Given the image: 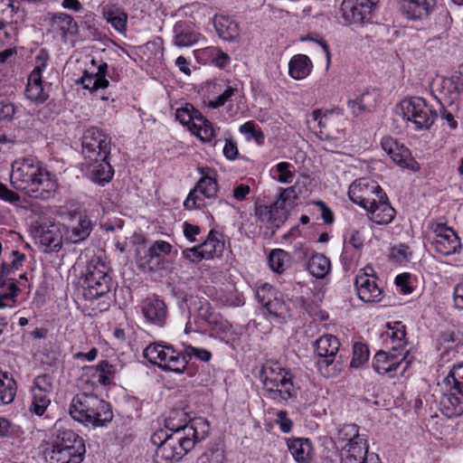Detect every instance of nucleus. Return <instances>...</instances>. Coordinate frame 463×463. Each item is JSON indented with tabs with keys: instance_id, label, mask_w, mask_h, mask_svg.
I'll return each mask as SVG.
<instances>
[{
	"instance_id": "1",
	"label": "nucleus",
	"mask_w": 463,
	"mask_h": 463,
	"mask_svg": "<svg viewBox=\"0 0 463 463\" xmlns=\"http://www.w3.org/2000/svg\"><path fill=\"white\" fill-rule=\"evenodd\" d=\"M207 429L201 420L175 427L170 420L165 429H160L151 436V442L156 446V463H175L190 451L197 441L204 439L206 430L199 431V427Z\"/></svg>"
},
{
	"instance_id": "2",
	"label": "nucleus",
	"mask_w": 463,
	"mask_h": 463,
	"mask_svg": "<svg viewBox=\"0 0 463 463\" xmlns=\"http://www.w3.org/2000/svg\"><path fill=\"white\" fill-rule=\"evenodd\" d=\"M184 332L205 334L226 345H233L241 335L240 329L216 312L207 301L202 302L196 315L188 320Z\"/></svg>"
},
{
	"instance_id": "3",
	"label": "nucleus",
	"mask_w": 463,
	"mask_h": 463,
	"mask_svg": "<svg viewBox=\"0 0 463 463\" xmlns=\"http://www.w3.org/2000/svg\"><path fill=\"white\" fill-rule=\"evenodd\" d=\"M263 395L276 402L288 401L297 395L292 373L279 363L268 361L260 372Z\"/></svg>"
},
{
	"instance_id": "4",
	"label": "nucleus",
	"mask_w": 463,
	"mask_h": 463,
	"mask_svg": "<svg viewBox=\"0 0 463 463\" xmlns=\"http://www.w3.org/2000/svg\"><path fill=\"white\" fill-rule=\"evenodd\" d=\"M71 417L85 426L102 427L112 420L109 403L87 393L75 395L69 406Z\"/></svg>"
},
{
	"instance_id": "5",
	"label": "nucleus",
	"mask_w": 463,
	"mask_h": 463,
	"mask_svg": "<svg viewBox=\"0 0 463 463\" xmlns=\"http://www.w3.org/2000/svg\"><path fill=\"white\" fill-rule=\"evenodd\" d=\"M85 452L81 437L71 430H61L53 437L44 455L49 463H81Z\"/></svg>"
},
{
	"instance_id": "6",
	"label": "nucleus",
	"mask_w": 463,
	"mask_h": 463,
	"mask_svg": "<svg viewBox=\"0 0 463 463\" xmlns=\"http://www.w3.org/2000/svg\"><path fill=\"white\" fill-rule=\"evenodd\" d=\"M333 439L340 450L341 463H355L356 458H364L368 453L367 441L356 424L339 426Z\"/></svg>"
},
{
	"instance_id": "7",
	"label": "nucleus",
	"mask_w": 463,
	"mask_h": 463,
	"mask_svg": "<svg viewBox=\"0 0 463 463\" xmlns=\"http://www.w3.org/2000/svg\"><path fill=\"white\" fill-rule=\"evenodd\" d=\"M197 171L201 176L184 202V207L189 211L206 207L216 198L219 190L215 169L202 166Z\"/></svg>"
},
{
	"instance_id": "8",
	"label": "nucleus",
	"mask_w": 463,
	"mask_h": 463,
	"mask_svg": "<svg viewBox=\"0 0 463 463\" xmlns=\"http://www.w3.org/2000/svg\"><path fill=\"white\" fill-rule=\"evenodd\" d=\"M443 413L449 418L463 413V364L454 365L441 384Z\"/></svg>"
},
{
	"instance_id": "9",
	"label": "nucleus",
	"mask_w": 463,
	"mask_h": 463,
	"mask_svg": "<svg viewBox=\"0 0 463 463\" xmlns=\"http://www.w3.org/2000/svg\"><path fill=\"white\" fill-rule=\"evenodd\" d=\"M109 266L100 258L91 259L86 268L82 288L86 299H96L111 290Z\"/></svg>"
},
{
	"instance_id": "10",
	"label": "nucleus",
	"mask_w": 463,
	"mask_h": 463,
	"mask_svg": "<svg viewBox=\"0 0 463 463\" xmlns=\"http://www.w3.org/2000/svg\"><path fill=\"white\" fill-rule=\"evenodd\" d=\"M396 113L413 130L428 129L433 124L436 114L425 99L411 97L402 99L396 107Z\"/></svg>"
},
{
	"instance_id": "11",
	"label": "nucleus",
	"mask_w": 463,
	"mask_h": 463,
	"mask_svg": "<svg viewBox=\"0 0 463 463\" xmlns=\"http://www.w3.org/2000/svg\"><path fill=\"white\" fill-rule=\"evenodd\" d=\"M143 355L151 364L157 365L165 371L183 373L186 367L184 355L173 345L163 342H155L147 345Z\"/></svg>"
},
{
	"instance_id": "12",
	"label": "nucleus",
	"mask_w": 463,
	"mask_h": 463,
	"mask_svg": "<svg viewBox=\"0 0 463 463\" xmlns=\"http://www.w3.org/2000/svg\"><path fill=\"white\" fill-rule=\"evenodd\" d=\"M10 256L13 258L11 263H2L0 272V308L11 307L18 291L15 284L16 279L11 275L18 270L25 261L26 256L17 250H12Z\"/></svg>"
},
{
	"instance_id": "13",
	"label": "nucleus",
	"mask_w": 463,
	"mask_h": 463,
	"mask_svg": "<svg viewBox=\"0 0 463 463\" xmlns=\"http://www.w3.org/2000/svg\"><path fill=\"white\" fill-rule=\"evenodd\" d=\"M81 153L85 162H95L97 159L109 158L111 149V139L97 128H88L82 137Z\"/></svg>"
},
{
	"instance_id": "14",
	"label": "nucleus",
	"mask_w": 463,
	"mask_h": 463,
	"mask_svg": "<svg viewBox=\"0 0 463 463\" xmlns=\"http://www.w3.org/2000/svg\"><path fill=\"white\" fill-rule=\"evenodd\" d=\"M340 343L333 335L320 336L315 343V352L318 357L317 366L326 377H333L336 374L337 368L335 364Z\"/></svg>"
},
{
	"instance_id": "15",
	"label": "nucleus",
	"mask_w": 463,
	"mask_h": 463,
	"mask_svg": "<svg viewBox=\"0 0 463 463\" xmlns=\"http://www.w3.org/2000/svg\"><path fill=\"white\" fill-rule=\"evenodd\" d=\"M408 352H392L381 350L377 352L373 360L374 371L390 378L397 374H403L410 366L406 360Z\"/></svg>"
},
{
	"instance_id": "16",
	"label": "nucleus",
	"mask_w": 463,
	"mask_h": 463,
	"mask_svg": "<svg viewBox=\"0 0 463 463\" xmlns=\"http://www.w3.org/2000/svg\"><path fill=\"white\" fill-rule=\"evenodd\" d=\"M33 223L35 225L33 238L36 243L51 251H56L61 248L64 241L62 232L65 229L64 225L42 218L33 221Z\"/></svg>"
},
{
	"instance_id": "17",
	"label": "nucleus",
	"mask_w": 463,
	"mask_h": 463,
	"mask_svg": "<svg viewBox=\"0 0 463 463\" xmlns=\"http://www.w3.org/2000/svg\"><path fill=\"white\" fill-rule=\"evenodd\" d=\"M379 0H344L342 17L346 23L363 25L373 22Z\"/></svg>"
},
{
	"instance_id": "18",
	"label": "nucleus",
	"mask_w": 463,
	"mask_h": 463,
	"mask_svg": "<svg viewBox=\"0 0 463 463\" xmlns=\"http://www.w3.org/2000/svg\"><path fill=\"white\" fill-rule=\"evenodd\" d=\"M256 298L267 309L269 317L274 319H286L290 316L289 305L284 300L283 295L271 285L265 283L256 290Z\"/></svg>"
},
{
	"instance_id": "19",
	"label": "nucleus",
	"mask_w": 463,
	"mask_h": 463,
	"mask_svg": "<svg viewBox=\"0 0 463 463\" xmlns=\"http://www.w3.org/2000/svg\"><path fill=\"white\" fill-rule=\"evenodd\" d=\"M384 191L379 184L370 178H360L354 181L348 189L349 199L365 210L375 204V201Z\"/></svg>"
},
{
	"instance_id": "20",
	"label": "nucleus",
	"mask_w": 463,
	"mask_h": 463,
	"mask_svg": "<svg viewBox=\"0 0 463 463\" xmlns=\"http://www.w3.org/2000/svg\"><path fill=\"white\" fill-rule=\"evenodd\" d=\"M55 176L42 165L31 164V198L48 200L57 190Z\"/></svg>"
},
{
	"instance_id": "21",
	"label": "nucleus",
	"mask_w": 463,
	"mask_h": 463,
	"mask_svg": "<svg viewBox=\"0 0 463 463\" xmlns=\"http://www.w3.org/2000/svg\"><path fill=\"white\" fill-rule=\"evenodd\" d=\"M354 286L359 298L364 302H379L382 299L383 291L376 282L373 269L371 266L359 270Z\"/></svg>"
},
{
	"instance_id": "22",
	"label": "nucleus",
	"mask_w": 463,
	"mask_h": 463,
	"mask_svg": "<svg viewBox=\"0 0 463 463\" xmlns=\"http://www.w3.org/2000/svg\"><path fill=\"white\" fill-rule=\"evenodd\" d=\"M430 86L433 91L448 99L449 103L457 101L463 94V65L450 77L437 76Z\"/></svg>"
},
{
	"instance_id": "23",
	"label": "nucleus",
	"mask_w": 463,
	"mask_h": 463,
	"mask_svg": "<svg viewBox=\"0 0 463 463\" xmlns=\"http://www.w3.org/2000/svg\"><path fill=\"white\" fill-rule=\"evenodd\" d=\"M381 146L383 151L399 166L413 172H418L420 169V164L411 157L410 150L392 137H383Z\"/></svg>"
},
{
	"instance_id": "24",
	"label": "nucleus",
	"mask_w": 463,
	"mask_h": 463,
	"mask_svg": "<svg viewBox=\"0 0 463 463\" xmlns=\"http://www.w3.org/2000/svg\"><path fill=\"white\" fill-rule=\"evenodd\" d=\"M434 234L432 245L437 252L449 256L461 249L460 239L452 228L439 223L434 229Z\"/></svg>"
},
{
	"instance_id": "25",
	"label": "nucleus",
	"mask_w": 463,
	"mask_h": 463,
	"mask_svg": "<svg viewBox=\"0 0 463 463\" xmlns=\"http://www.w3.org/2000/svg\"><path fill=\"white\" fill-rule=\"evenodd\" d=\"M91 63L93 69L86 70L76 83L93 93L109 87V81L107 79L109 66L106 62L96 65L94 59L91 60Z\"/></svg>"
},
{
	"instance_id": "26",
	"label": "nucleus",
	"mask_w": 463,
	"mask_h": 463,
	"mask_svg": "<svg viewBox=\"0 0 463 463\" xmlns=\"http://www.w3.org/2000/svg\"><path fill=\"white\" fill-rule=\"evenodd\" d=\"M383 346L392 352H408L406 350V327L401 321L388 322L381 335Z\"/></svg>"
},
{
	"instance_id": "27",
	"label": "nucleus",
	"mask_w": 463,
	"mask_h": 463,
	"mask_svg": "<svg viewBox=\"0 0 463 463\" xmlns=\"http://www.w3.org/2000/svg\"><path fill=\"white\" fill-rule=\"evenodd\" d=\"M145 320L158 327H163L167 320L168 313L165 302L156 297H148L139 305Z\"/></svg>"
},
{
	"instance_id": "28",
	"label": "nucleus",
	"mask_w": 463,
	"mask_h": 463,
	"mask_svg": "<svg viewBox=\"0 0 463 463\" xmlns=\"http://www.w3.org/2000/svg\"><path fill=\"white\" fill-rule=\"evenodd\" d=\"M48 60V52L43 49L40 50L35 57L34 68L31 71V80H33V85L31 86V99L36 103H43L48 98L42 86V72L45 70Z\"/></svg>"
},
{
	"instance_id": "29",
	"label": "nucleus",
	"mask_w": 463,
	"mask_h": 463,
	"mask_svg": "<svg viewBox=\"0 0 463 463\" xmlns=\"http://www.w3.org/2000/svg\"><path fill=\"white\" fill-rule=\"evenodd\" d=\"M364 211L368 219L376 225L389 224L392 222L396 213L385 193L380 194V197L375 201V204H372L371 208L368 207Z\"/></svg>"
},
{
	"instance_id": "30",
	"label": "nucleus",
	"mask_w": 463,
	"mask_h": 463,
	"mask_svg": "<svg viewBox=\"0 0 463 463\" xmlns=\"http://www.w3.org/2000/svg\"><path fill=\"white\" fill-rule=\"evenodd\" d=\"M51 390L52 382L49 375H39L34 379V385L32 391L33 412L36 415L42 416L50 405L51 400L48 397V393Z\"/></svg>"
},
{
	"instance_id": "31",
	"label": "nucleus",
	"mask_w": 463,
	"mask_h": 463,
	"mask_svg": "<svg viewBox=\"0 0 463 463\" xmlns=\"http://www.w3.org/2000/svg\"><path fill=\"white\" fill-rule=\"evenodd\" d=\"M92 228V222L86 215L80 214L62 230L64 241L71 243L83 241L90 236Z\"/></svg>"
},
{
	"instance_id": "32",
	"label": "nucleus",
	"mask_w": 463,
	"mask_h": 463,
	"mask_svg": "<svg viewBox=\"0 0 463 463\" xmlns=\"http://www.w3.org/2000/svg\"><path fill=\"white\" fill-rule=\"evenodd\" d=\"M287 447L296 463H311L315 457V448L309 439L290 438Z\"/></svg>"
},
{
	"instance_id": "33",
	"label": "nucleus",
	"mask_w": 463,
	"mask_h": 463,
	"mask_svg": "<svg viewBox=\"0 0 463 463\" xmlns=\"http://www.w3.org/2000/svg\"><path fill=\"white\" fill-rule=\"evenodd\" d=\"M87 175L89 178L95 184L105 185L112 179L114 170L108 161V158L97 159L95 162H85Z\"/></svg>"
},
{
	"instance_id": "34",
	"label": "nucleus",
	"mask_w": 463,
	"mask_h": 463,
	"mask_svg": "<svg viewBox=\"0 0 463 463\" xmlns=\"http://www.w3.org/2000/svg\"><path fill=\"white\" fill-rule=\"evenodd\" d=\"M83 370L84 376L89 377L92 385L110 384L116 372L115 366L107 361H101L96 366H88Z\"/></svg>"
},
{
	"instance_id": "35",
	"label": "nucleus",
	"mask_w": 463,
	"mask_h": 463,
	"mask_svg": "<svg viewBox=\"0 0 463 463\" xmlns=\"http://www.w3.org/2000/svg\"><path fill=\"white\" fill-rule=\"evenodd\" d=\"M460 341L453 331H446L439 335L437 340V349L443 363H449L456 357Z\"/></svg>"
},
{
	"instance_id": "36",
	"label": "nucleus",
	"mask_w": 463,
	"mask_h": 463,
	"mask_svg": "<svg viewBox=\"0 0 463 463\" xmlns=\"http://www.w3.org/2000/svg\"><path fill=\"white\" fill-rule=\"evenodd\" d=\"M213 25L218 36L223 41L233 42L240 35L239 24L225 15H215Z\"/></svg>"
},
{
	"instance_id": "37",
	"label": "nucleus",
	"mask_w": 463,
	"mask_h": 463,
	"mask_svg": "<svg viewBox=\"0 0 463 463\" xmlns=\"http://www.w3.org/2000/svg\"><path fill=\"white\" fill-rule=\"evenodd\" d=\"M102 15L118 33H124L127 31L128 14L118 5H106L102 8Z\"/></svg>"
},
{
	"instance_id": "38",
	"label": "nucleus",
	"mask_w": 463,
	"mask_h": 463,
	"mask_svg": "<svg viewBox=\"0 0 463 463\" xmlns=\"http://www.w3.org/2000/svg\"><path fill=\"white\" fill-rule=\"evenodd\" d=\"M174 44L184 48L198 43L201 33L195 32L186 22H178L174 27Z\"/></svg>"
},
{
	"instance_id": "39",
	"label": "nucleus",
	"mask_w": 463,
	"mask_h": 463,
	"mask_svg": "<svg viewBox=\"0 0 463 463\" xmlns=\"http://www.w3.org/2000/svg\"><path fill=\"white\" fill-rule=\"evenodd\" d=\"M402 12L409 19H420L428 15L432 0H398Z\"/></svg>"
},
{
	"instance_id": "40",
	"label": "nucleus",
	"mask_w": 463,
	"mask_h": 463,
	"mask_svg": "<svg viewBox=\"0 0 463 463\" xmlns=\"http://www.w3.org/2000/svg\"><path fill=\"white\" fill-rule=\"evenodd\" d=\"M378 101L379 96L376 91H365L356 96L354 99L348 100L347 105L353 114L359 116L363 112L374 109Z\"/></svg>"
},
{
	"instance_id": "41",
	"label": "nucleus",
	"mask_w": 463,
	"mask_h": 463,
	"mask_svg": "<svg viewBox=\"0 0 463 463\" xmlns=\"http://www.w3.org/2000/svg\"><path fill=\"white\" fill-rule=\"evenodd\" d=\"M45 21L53 32H59L63 37H65L67 33H73L77 27L73 18L64 13H49L45 16Z\"/></svg>"
},
{
	"instance_id": "42",
	"label": "nucleus",
	"mask_w": 463,
	"mask_h": 463,
	"mask_svg": "<svg viewBox=\"0 0 463 463\" xmlns=\"http://www.w3.org/2000/svg\"><path fill=\"white\" fill-rule=\"evenodd\" d=\"M313 63L305 54L294 55L288 62V75L297 80L306 79L312 71Z\"/></svg>"
},
{
	"instance_id": "43",
	"label": "nucleus",
	"mask_w": 463,
	"mask_h": 463,
	"mask_svg": "<svg viewBox=\"0 0 463 463\" xmlns=\"http://www.w3.org/2000/svg\"><path fill=\"white\" fill-rule=\"evenodd\" d=\"M10 179L16 190L27 193L29 189V163L26 159L15 160L13 163Z\"/></svg>"
},
{
	"instance_id": "44",
	"label": "nucleus",
	"mask_w": 463,
	"mask_h": 463,
	"mask_svg": "<svg viewBox=\"0 0 463 463\" xmlns=\"http://www.w3.org/2000/svg\"><path fill=\"white\" fill-rule=\"evenodd\" d=\"M219 128L202 115L190 126V132L203 142H212Z\"/></svg>"
},
{
	"instance_id": "45",
	"label": "nucleus",
	"mask_w": 463,
	"mask_h": 463,
	"mask_svg": "<svg viewBox=\"0 0 463 463\" xmlns=\"http://www.w3.org/2000/svg\"><path fill=\"white\" fill-rule=\"evenodd\" d=\"M17 391V385L13 377L0 369V405L13 402Z\"/></svg>"
},
{
	"instance_id": "46",
	"label": "nucleus",
	"mask_w": 463,
	"mask_h": 463,
	"mask_svg": "<svg viewBox=\"0 0 463 463\" xmlns=\"http://www.w3.org/2000/svg\"><path fill=\"white\" fill-rule=\"evenodd\" d=\"M331 269V263L328 258L324 254H313L307 263V269L314 277L322 279L328 274Z\"/></svg>"
},
{
	"instance_id": "47",
	"label": "nucleus",
	"mask_w": 463,
	"mask_h": 463,
	"mask_svg": "<svg viewBox=\"0 0 463 463\" xmlns=\"http://www.w3.org/2000/svg\"><path fill=\"white\" fill-rule=\"evenodd\" d=\"M270 175L280 184H291L295 178V166L288 162H279L270 169Z\"/></svg>"
},
{
	"instance_id": "48",
	"label": "nucleus",
	"mask_w": 463,
	"mask_h": 463,
	"mask_svg": "<svg viewBox=\"0 0 463 463\" xmlns=\"http://www.w3.org/2000/svg\"><path fill=\"white\" fill-rule=\"evenodd\" d=\"M366 229L351 227L345 232V246L351 247L356 251H361L364 246L366 241L365 236Z\"/></svg>"
},
{
	"instance_id": "49",
	"label": "nucleus",
	"mask_w": 463,
	"mask_h": 463,
	"mask_svg": "<svg viewBox=\"0 0 463 463\" xmlns=\"http://www.w3.org/2000/svg\"><path fill=\"white\" fill-rule=\"evenodd\" d=\"M203 57H205L209 62H212L218 68L226 67L231 59L229 55L223 52L221 49L213 46H209L199 51Z\"/></svg>"
},
{
	"instance_id": "50",
	"label": "nucleus",
	"mask_w": 463,
	"mask_h": 463,
	"mask_svg": "<svg viewBox=\"0 0 463 463\" xmlns=\"http://www.w3.org/2000/svg\"><path fill=\"white\" fill-rule=\"evenodd\" d=\"M199 246L204 259L209 260L219 256L222 252L224 245L216 235L211 232L206 240L199 244Z\"/></svg>"
},
{
	"instance_id": "51",
	"label": "nucleus",
	"mask_w": 463,
	"mask_h": 463,
	"mask_svg": "<svg viewBox=\"0 0 463 463\" xmlns=\"http://www.w3.org/2000/svg\"><path fill=\"white\" fill-rule=\"evenodd\" d=\"M239 131L244 136L246 141H254L259 146L263 145L265 135L254 121H247L241 125Z\"/></svg>"
},
{
	"instance_id": "52",
	"label": "nucleus",
	"mask_w": 463,
	"mask_h": 463,
	"mask_svg": "<svg viewBox=\"0 0 463 463\" xmlns=\"http://www.w3.org/2000/svg\"><path fill=\"white\" fill-rule=\"evenodd\" d=\"M202 114L196 110L190 103H185L181 108L175 110V119L183 126H186L190 130V126L201 116Z\"/></svg>"
},
{
	"instance_id": "53",
	"label": "nucleus",
	"mask_w": 463,
	"mask_h": 463,
	"mask_svg": "<svg viewBox=\"0 0 463 463\" xmlns=\"http://www.w3.org/2000/svg\"><path fill=\"white\" fill-rule=\"evenodd\" d=\"M216 88L222 93L214 99L208 101V106L213 109H218L232 99V97L238 92V89L229 84H217Z\"/></svg>"
},
{
	"instance_id": "54",
	"label": "nucleus",
	"mask_w": 463,
	"mask_h": 463,
	"mask_svg": "<svg viewBox=\"0 0 463 463\" xmlns=\"http://www.w3.org/2000/svg\"><path fill=\"white\" fill-rule=\"evenodd\" d=\"M288 261V254L280 249L273 250L269 256V267L277 273H282L284 271Z\"/></svg>"
},
{
	"instance_id": "55",
	"label": "nucleus",
	"mask_w": 463,
	"mask_h": 463,
	"mask_svg": "<svg viewBox=\"0 0 463 463\" xmlns=\"http://www.w3.org/2000/svg\"><path fill=\"white\" fill-rule=\"evenodd\" d=\"M411 257L412 251L405 244L393 246L390 251L391 260L400 265H405L410 262Z\"/></svg>"
},
{
	"instance_id": "56",
	"label": "nucleus",
	"mask_w": 463,
	"mask_h": 463,
	"mask_svg": "<svg viewBox=\"0 0 463 463\" xmlns=\"http://www.w3.org/2000/svg\"><path fill=\"white\" fill-rule=\"evenodd\" d=\"M369 349L362 343H355L353 348V358L351 361V366L359 368L369 360Z\"/></svg>"
},
{
	"instance_id": "57",
	"label": "nucleus",
	"mask_w": 463,
	"mask_h": 463,
	"mask_svg": "<svg viewBox=\"0 0 463 463\" xmlns=\"http://www.w3.org/2000/svg\"><path fill=\"white\" fill-rule=\"evenodd\" d=\"M172 250V245L165 241H156L148 249V255L150 260L155 258L161 259L168 255Z\"/></svg>"
},
{
	"instance_id": "58",
	"label": "nucleus",
	"mask_w": 463,
	"mask_h": 463,
	"mask_svg": "<svg viewBox=\"0 0 463 463\" xmlns=\"http://www.w3.org/2000/svg\"><path fill=\"white\" fill-rule=\"evenodd\" d=\"M359 258H360L359 251L352 253V252H350L348 246L344 247V250L340 256L341 262L344 265V268L345 269H353L355 266V264L357 263Z\"/></svg>"
},
{
	"instance_id": "59",
	"label": "nucleus",
	"mask_w": 463,
	"mask_h": 463,
	"mask_svg": "<svg viewBox=\"0 0 463 463\" xmlns=\"http://www.w3.org/2000/svg\"><path fill=\"white\" fill-rule=\"evenodd\" d=\"M185 354L190 357H195L203 362H208L212 358V354L207 349L194 347L192 345L185 347Z\"/></svg>"
},
{
	"instance_id": "60",
	"label": "nucleus",
	"mask_w": 463,
	"mask_h": 463,
	"mask_svg": "<svg viewBox=\"0 0 463 463\" xmlns=\"http://www.w3.org/2000/svg\"><path fill=\"white\" fill-rule=\"evenodd\" d=\"M182 256L190 262H199L204 259L199 245L184 249L182 251Z\"/></svg>"
},
{
	"instance_id": "61",
	"label": "nucleus",
	"mask_w": 463,
	"mask_h": 463,
	"mask_svg": "<svg viewBox=\"0 0 463 463\" xmlns=\"http://www.w3.org/2000/svg\"><path fill=\"white\" fill-rule=\"evenodd\" d=\"M183 231L184 237L190 242H194L196 241V236L201 232V228L198 225H194L185 222L183 224Z\"/></svg>"
},
{
	"instance_id": "62",
	"label": "nucleus",
	"mask_w": 463,
	"mask_h": 463,
	"mask_svg": "<svg viewBox=\"0 0 463 463\" xmlns=\"http://www.w3.org/2000/svg\"><path fill=\"white\" fill-rule=\"evenodd\" d=\"M250 192V187L245 184H240L232 189V196L237 201L241 202L246 199Z\"/></svg>"
},
{
	"instance_id": "63",
	"label": "nucleus",
	"mask_w": 463,
	"mask_h": 463,
	"mask_svg": "<svg viewBox=\"0 0 463 463\" xmlns=\"http://www.w3.org/2000/svg\"><path fill=\"white\" fill-rule=\"evenodd\" d=\"M311 117L314 121L317 122L321 130L326 128L330 123V116L323 113L321 110L313 111Z\"/></svg>"
},
{
	"instance_id": "64",
	"label": "nucleus",
	"mask_w": 463,
	"mask_h": 463,
	"mask_svg": "<svg viewBox=\"0 0 463 463\" xmlns=\"http://www.w3.org/2000/svg\"><path fill=\"white\" fill-rule=\"evenodd\" d=\"M453 300L457 308L463 309V279L454 288Z\"/></svg>"
}]
</instances>
